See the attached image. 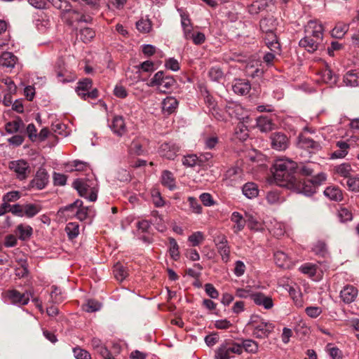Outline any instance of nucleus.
<instances>
[{"instance_id": "680f3d73", "label": "nucleus", "mask_w": 359, "mask_h": 359, "mask_svg": "<svg viewBox=\"0 0 359 359\" xmlns=\"http://www.w3.org/2000/svg\"><path fill=\"white\" fill-rule=\"evenodd\" d=\"M223 72L219 67H212L209 71V76L212 81H218L223 77Z\"/></svg>"}, {"instance_id": "bf43d9fd", "label": "nucleus", "mask_w": 359, "mask_h": 359, "mask_svg": "<svg viewBox=\"0 0 359 359\" xmlns=\"http://www.w3.org/2000/svg\"><path fill=\"white\" fill-rule=\"evenodd\" d=\"M101 306V304L97 301L90 299L83 306V309L88 313L95 312L100 309Z\"/></svg>"}, {"instance_id": "338daca9", "label": "nucleus", "mask_w": 359, "mask_h": 359, "mask_svg": "<svg viewBox=\"0 0 359 359\" xmlns=\"http://www.w3.org/2000/svg\"><path fill=\"white\" fill-rule=\"evenodd\" d=\"M205 291L212 299H217L219 297V292L211 283H206L205 285Z\"/></svg>"}, {"instance_id": "a878e982", "label": "nucleus", "mask_w": 359, "mask_h": 359, "mask_svg": "<svg viewBox=\"0 0 359 359\" xmlns=\"http://www.w3.org/2000/svg\"><path fill=\"white\" fill-rule=\"evenodd\" d=\"M250 83L244 80H238L233 85L234 93L241 95H247L250 92Z\"/></svg>"}, {"instance_id": "58836bf2", "label": "nucleus", "mask_w": 359, "mask_h": 359, "mask_svg": "<svg viewBox=\"0 0 359 359\" xmlns=\"http://www.w3.org/2000/svg\"><path fill=\"white\" fill-rule=\"evenodd\" d=\"M161 182L165 187H167L170 190H172L175 188V177L173 174L168 170H164L161 176Z\"/></svg>"}, {"instance_id": "dca6fc26", "label": "nucleus", "mask_w": 359, "mask_h": 359, "mask_svg": "<svg viewBox=\"0 0 359 359\" xmlns=\"http://www.w3.org/2000/svg\"><path fill=\"white\" fill-rule=\"evenodd\" d=\"M337 149L334 151L330 156L332 159L344 158L348 154L350 144L348 141L339 140L335 144Z\"/></svg>"}, {"instance_id": "052dcab7", "label": "nucleus", "mask_w": 359, "mask_h": 359, "mask_svg": "<svg viewBox=\"0 0 359 359\" xmlns=\"http://www.w3.org/2000/svg\"><path fill=\"white\" fill-rule=\"evenodd\" d=\"M188 201L189 203L190 208L194 213L201 214L202 212V206L198 202L197 199L194 197H189Z\"/></svg>"}, {"instance_id": "e2e57ef3", "label": "nucleus", "mask_w": 359, "mask_h": 359, "mask_svg": "<svg viewBox=\"0 0 359 359\" xmlns=\"http://www.w3.org/2000/svg\"><path fill=\"white\" fill-rule=\"evenodd\" d=\"M74 356L76 359H90V354L86 350L79 347H76L73 349Z\"/></svg>"}, {"instance_id": "8fccbe9b", "label": "nucleus", "mask_w": 359, "mask_h": 359, "mask_svg": "<svg viewBox=\"0 0 359 359\" xmlns=\"http://www.w3.org/2000/svg\"><path fill=\"white\" fill-rule=\"evenodd\" d=\"M182 26L184 29V36L187 39H189L192 33V25L188 16L182 15Z\"/></svg>"}, {"instance_id": "4be33fe9", "label": "nucleus", "mask_w": 359, "mask_h": 359, "mask_svg": "<svg viewBox=\"0 0 359 359\" xmlns=\"http://www.w3.org/2000/svg\"><path fill=\"white\" fill-rule=\"evenodd\" d=\"M18 61V58L11 52L5 51L0 55V65L13 69Z\"/></svg>"}, {"instance_id": "39448f33", "label": "nucleus", "mask_w": 359, "mask_h": 359, "mask_svg": "<svg viewBox=\"0 0 359 359\" xmlns=\"http://www.w3.org/2000/svg\"><path fill=\"white\" fill-rule=\"evenodd\" d=\"M6 297L11 304L22 306L29 303L32 293L28 291L21 293L17 290H8L6 292Z\"/></svg>"}, {"instance_id": "09e8293b", "label": "nucleus", "mask_w": 359, "mask_h": 359, "mask_svg": "<svg viewBox=\"0 0 359 359\" xmlns=\"http://www.w3.org/2000/svg\"><path fill=\"white\" fill-rule=\"evenodd\" d=\"M349 25L347 24L338 23L332 29V35L337 38H341L348 31Z\"/></svg>"}, {"instance_id": "f03ea898", "label": "nucleus", "mask_w": 359, "mask_h": 359, "mask_svg": "<svg viewBox=\"0 0 359 359\" xmlns=\"http://www.w3.org/2000/svg\"><path fill=\"white\" fill-rule=\"evenodd\" d=\"M232 354H242L239 344L233 340H226L215 351L214 359H230Z\"/></svg>"}, {"instance_id": "7ed1b4c3", "label": "nucleus", "mask_w": 359, "mask_h": 359, "mask_svg": "<svg viewBox=\"0 0 359 359\" xmlns=\"http://www.w3.org/2000/svg\"><path fill=\"white\" fill-rule=\"evenodd\" d=\"M93 183L88 180L77 179L73 182V187L77 190L80 196L95 201L97 198V189L92 187Z\"/></svg>"}, {"instance_id": "79ce46f5", "label": "nucleus", "mask_w": 359, "mask_h": 359, "mask_svg": "<svg viewBox=\"0 0 359 359\" xmlns=\"http://www.w3.org/2000/svg\"><path fill=\"white\" fill-rule=\"evenodd\" d=\"M344 81L346 86H357L359 85V75L358 73L348 72L345 74Z\"/></svg>"}, {"instance_id": "f8f14e48", "label": "nucleus", "mask_w": 359, "mask_h": 359, "mask_svg": "<svg viewBox=\"0 0 359 359\" xmlns=\"http://www.w3.org/2000/svg\"><path fill=\"white\" fill-rule=\"evenodd\" d=\"M48 182V175L44 168H39L34 177V178L31 181V185L34 188H36L37 189H43Z\"/></svg>"}, {"instance_id": "6e6552de", "label": "nucleus", "mask_w": 359, "mask_h": 359, "mask_svg": "<svg viewBox=\"0 0 359 359\" xmlns=\"http://www.w3.org/2000/svg\"><path fill=\"white\" fill-rule=\"evenodd\" d=\"M323 25L313 20H310L305 27V33L306 35H310L311 38L321 41H323Z\"/></svg>"}, {"instance_id": "ddd939ff", "label": "nucleus", "mask_w": 359, "mask_h": 359, "mask_svg": "<svg viewBox=\"0 0 359 359\" xmlns=\"http://www.w3.org/2000/svg\"><path fill=\"white\" fill-rule=\"evenodd\" d=\"M271 146L276 150H285L288 147V138L281 133H274L271 135Z\"/></svg>"}, {"instance_id": "f704fd0d", "label": "nucleus", "mask_w": 359, "mask_h": 359, "mask_svg": "<svg viewBox=\"0 0 359 359\" xmlns=\"http://www.w3.org/2000/svg\"><path fill=\"white\" fill-rule=\"evenodd\" d=\"M17 231L18 232V238L22 241H27L29 239L33 233V229L29 225L20 224L17 226Z\"/></svg>"}, {"instance_id": "473e14b6", "label": "nucleus", "mask_w": 359, "mask_h": 359, "mask_svg": "<svg viewBox=\"0 0 359 359\" xmlns=\"http://www.w3.org/2000/svg\"><path fill=\"white\" fill-rule=\"evenodd\" d=\"M168 252L170 256L173 260L177 261L180 257V248L177 244V242L174 238L172 237L168 238Z\"/></svg>"}, {"instance_id": "aec40b11", "label": "nucleus", "mask_w": 359, "mask_h": 359, "mask_svg": "<svg viewBox=\"0 0 359 359\" xmlns=\"http://www.w3.org/2000/svg\"><path fill=\"white\" fill-rule=\"evenodd\" d=\"M250 297L255 304L258 306H262L265 309H270L273 306L272 299L261 292L252 294Z\"/></svg>"}, {"instance_id": "2f4dec72", "label": "nucleus", "mask_w": 359, "mask_h": 359, "mask_svg": "<svg viewBox=\"0 0 359 359\" xmlns=\"http://www.w3.org/2000/svg\"><path fill=\"white\" fill-rule=\"evenodd\" d=\"M24 127V123L20 118H17L12 121H9L5 125V130L8 133L12 134L18 132Z\"/></svg>"}, {"instance_id": "0e129e2a", "label": "nucleus", "mask_w": 359, "mask_h": 359, "mask_svg": "<svg viewBox=\"0 0 359 359\" xmlns=\"http://www.w3.org/2000/svg\"><path fill=\"white\" fill-rule=\"evenodd\" d=\"M20 197V194L19 191H13L8 192L3 196V201L8 202L10 203L11 202H14L18 201Z\"/></svg>"}, {"instance_id": "c9c22d12", "label": "nucleus", "mask_w": 359, "mask_h": 359, "mask_svg": "<svg viewBox=\"0 0 359 359\" xmlns=\"http://www.w3.org/2000/svg\"><path fill=\"white\" fill-rule=\"evenodd\" d=\"M57 9L61 11V18L64 13H67L71 10L72 5L67 0H47Z\"/></svg>"}, {"instance_id": "cd10ccee", "label": "nucleus", "mask_w": 359, "mask_h": 359, "mask_svg": "<svg viewBox=\"0 0 359 359\" xmlns=\"http://www.w3.org/2000/svg\"><path fill=\"white\" fill-rule=\"evenodd\" d=\"M325 195L330 199L335 201H341L343 199V193L337 187H328L324 191Z\"/></svg>"}, {"instance_id": "393cba45", "label": "nucleus", "mask_w": 359, "mask_h": 359, "mask_svg": "<svg viewBox=\"0 0 359 359\" xmlns=\"http://www.w3.org/2000/svg\"><path fill=\"white\" fill-rule=\"evenodd\" d=\"M321 41L316 40L311 38L310 35H306L299 41V46L304 48L308 52L313 53L316 51Z\"/></svg>"}, {"instance_id": "774afa93", "label": "nucleus", "mask_w": 359, "mask_h": 359, "mask_svg": "<svg viewBox=\"0 0 359 359\" xmlns=\"http://www.w3.org/2000/svg\"><path fill=\"white\" fill-rule=\"evenodd\" d=\"M165 66L167 69H170L174 72H177L180 69V65L179 62L173 58H169L165 61Z\"/></svg>"}, {"instance_id": "de8ad7c7", "label": "nucleus", "mask_w": 359, "mask_h": 359, "mask_svg": "<svg viewBox=\"0 0 359 359\" xmlns=\"http://www.w3.org/2000/svg\"><path fill=\"white\" fill-rule=\"evenodd\" d=\"M151 27V22L149 19H140L136 22L137 29L142 33L149 32Z\"/></svg>"}, {"instance_id": "49530a36", "label": "nucleus", "mask_w": 359, "mask_h": 359, "mask_svg": "<svg viewBox=\"0 0 359 359\" xmlns=\"http://www.w3.org/2000/svg\"><path fill=\"white\" fill-rule=\"evenodd\" d=\"M80 38L84 43L90 41L95 36V31L89 27H85L80 29Z\"/></svg>"}, {"instance_id": "e433bc0d", "label": "nucleus", "mask_w": 359, "mask_h": 359, "mask_svg": "<svg viewBox=\"0 0 359 359\" xmlns=\"http://www.w3.org/2000/svg\"><path fill=\"white\" fill-rule=\"evenodd\" d=\"M341 184L346 187L347 189L353 192L358 193L359 192V177L355 176H351L349 178L345 180V181H341Z\"/></svg>"}, {"instance_id": "f257e3e1", "label": "nucleus", "mask_w": 359, "mask_h": 359, "mask_svg": "<svg viewBox=\"0 0 359 359\" xmlns=\"http://www.w3.org/2000/svg\"><path fill=\"white\" fill-rule=\"evenodd\" d=\"M297 163L288 159H278L274 163L273 177L280 187H289L295 182Z\"/></svg>"}, {"instance_id": "9b49d317", "label": "nucleus", "mask_w": 359, "mask_h": 359, "mask_svg": "<svg viewBox=\"0 0 359 359\" xmlns=\"http://www.w3.org/2000/svg\"><path fill=\"white\" fill-rule=\"evenodd\" d=\"M274 326L272 323L264 321L252 330V335L257 339L267 338L273 332Z\"/></svg>"}, {"instance_id": "7c9ffc66", "label": "nucleus", "mask_w": 359, "mask_h": 359, "mask_svg": "<svg viewBox=\"0 0 359 359\" xmlns=\"http://www.w3.org/2000/svg\"><path fill=\"white\" fill-rule=\"evenodd\" d=\"M243 193L248 198H255L259 194L258 187L253 182H248L243 187Z\"/></svg>"}, {"instance_id": "a19ab883", "label": "nucleus", "mask_w": 359, "mask_h": 359, "mask_svg": "<svg viewBox=\"0 0 359 359\" xmlns=\"http://www.w3.org/2000/svg\"><path fill=\"white\" fill-rule=\"evenodd\" d=\"M23 210L24 215L30 218L37 215L41 210V208L37 204L27 203L24 205Z\"/></svg>"}, {"instance_id": "5701e85b", "label": "nucleus", "mask_w": 359, "mask_h": 359, "mask_svg": "<svg viewBox=\"0 0 359 359\" xmlns=\"http://www.w3.org/2000/svg\"><path fill=\"white\" fill-rule=\"evenodd\" d=\"M83 202L81 200H76L74 203L65 208L66 210H72L76 208V217L81 221L86 219L88 215V208L82 206Z\"/></svg>"}, {"instance_id": "6ab92c4d", "label": "nucleus", "mask_w": 359, "mask_h": 359, "mask_svg": "<svg viewBox=\"0 0 359 359\" xmlns=\"http://www.w3.org/2000/svg\"><path fill=\"white\" fill-rule=\"evenodd\" d=\"M110 128L118 136H122L127 130L125 121L121 116H116L113 118Z\"/></svg>"}, {"instance_id": "f3484780", "label": "nucleus", "mask_w": 359, "mask_h": 359, "mask_svg": "<svg viewBox=\"0 0 359 359\" xmlns=\"http://www.w3.org/2000/svg\"><path fill=\"white\" fill-rule=\"evenodd\" d=\"M274 261L276 265L280 268L290 269L292 266V261L290 256L281 250L274 253Z\"/></svg>"}, {"instance_id": "b1692460", "label": "nucleus", "mask_w": 359, "mask_h": 359, "mask_svg": "<svg viewBox=\"0 0 359 359\" xmlns=\"http://www.w3.org/2000/svg\"><path fill=\"white\" fill-rule=\"evenodd\" d=\"M241 343L239 346L241 351L244 350L245 352L250 354H256L259 351V344L256 341L251 339H242Z\"/></svg>"}, {"instance_id": "c756f323", "label": "nucleus", "mask_w": 359, "mask_h": 359, "mask_svg": "<svg viewBox=\"0 0 359 359\" xmlns=\"http://www.w3.org/2000/svg\"><path fill=\"white\" fill-rule=\"evenodd\" d=\"M276 25V20L273 17L265 18L261 20L259 23L261 30L265 34L273 32Z\"/></svg>"}, {"instance_id": "5fc2aeb1", "label": "nucleus", "mask_w": 359, "mask_h": 359, "mask_svg": "<svg viewBox=\"0 0 359 359\" xmlns=\"http://www.w3.org/2000/svg\"><path fill=\"white\" fill-rule=\"evenodd\" d=\"M235 134L237 138L241 140H245L248 137L247 127L243 123H238L235 129Z\"/></svg>"}, {"instance_id": "69168bd1", "label": "nucleus", "mask_w": 359, "mask_h": 359, "mask_svg": "<svg viewBox=\"0 0 359 359\" xmlns=\"http://www.w3.org/2000/svg\"><path fill=\"white\" fill-rule=\"evenodd\" d=\"M151 196H152V200L153 203L156 207H162L164 205V201L163 200L160 192L154 189L151 191Z\"/></svg>"}, {"instance_id": "603ef678", "label": "nucleus", "mask_w": 359, "mask_h": 359, "mask_svg": "<svg viewBox=\"0 0 359 359\" xmlns=\"http://www.w3.org/2000/svg\"><path fill=\"white\" fill-rule=\"evenodd\" d=\"M65 231L69 238L73 239L79 233V226L75 222H69L66 226Z\"/></svg>"}, {"instance_id": "37998d69", "label": "nucleus", "mask_w": 359, "mask_h": 359, "mask_svg": "<svg viewBox=\"0 0 359 359\" xmlns=\"http://www.w3.org/2000/svg\"><path fill=\"white\" fill-rule=\"evenodd\" d=\"M79 12L71 8L67 13H64L62 19L68 25H72L75 22H79Z\"/></svg>"}, {"instance_id": "4d7b16f0", "label": "nucleus", "mask_w": 359, "mask_h": 359, "mask_svg": "<svg viewBox=\"0 0 359 359\" xmlns=\"http://www.w3.org/2000/svg\"><path fill=\"white\" fill-rule=\"evenodd\" d=\"M338 217L342 222L351 221L353 218L351 211L346 208H340L337 213Z\"/></svg>"}, {"instance_id": "c85d7f7f", "label": "nucleus", "mask_w": 359, "mask_h": 359, "mask_svg": "<svg viewBox=\"0 0 359 359\" xmlns=\"http://www.w3.org/2000/svg\"><path fill=\"white\" fill-rule=\"evenodd\" d=\"M231 220L235 224L233 229L235 233H238L244 229L246 220L238 212H233L231 217Z\"/></svg>"}, {"instance_id": "9d476101", "label": "nucleus", "mask_w": 359, "mask_h": 359, "mask_svg": "<svg viewBox=\"0 0 359 359\" xmlns=\"http://www.w3.org/2000/svg\"><path fill=\"white\" fill-rule=\"evenodd\" d=\"M299 144L301 147L308 149L312 153H316L322 148L320 142L313 140L309 137H306L304 134H301L299 136Z\"/></svg>"}, {"instance_id": "412c9836", "label": "nucleus", "mask_w": 359, "mask_h": 359, "mask_svg": "<svg viewBox=\"0 0 359 359\" xmlns=\"http://www.w3.org/2000/svg\"><path fill=\"white\" fill-rule=\"evenodd\" d=\"M264 41L266 45L271 50V51L275 53H280V44L274 32L266 33Z\"/></svg>"}, {"instance_id": "bb28decb", "label": "nucleus", "mask_w": 359, "mask_h": 359, "mask_svg": "<svg viewBox=\"0 0 359 359\" xmlns=\"http://www.w3.org/2000/svg\"><path fill=\"white\" fill-rule=\"evenodd\" d=\"M93 86V81L90 79L85 78L83 79L77 83V86L76 88V92L78 95L82 98V93H86V92L89 91Z\"/></svg>"}, {"instance_id": "20e7f679", "label": "nucleus", "mask_w": 359, "mask_h": 359, "mask_svg": "<svg viewBox=\"0 0 359 359\" xmlns=\"http://www.w3.org/2000/svg\"><path fill=\"white\" fill-rule=\"evenodd\" d=\"M175 83L172 76H165L163 71H159L150 80L149 86H156L159 91L165 93L172 88Z\"/></svg>"}, {"instance_id": "864d4df0", "label": "nucleus", "mask_w": 359, "mask_h": 359, "mask_svg": "<svg viewBox=\"0 0 359 359\" xmlns=\"http://www.w3.org/2000/svg\"><path fill=\"white\" fill-rule=\"evenodd\" d=\"M299 270L302 273L308 275L309 277H313L316 273L317 266L311 263H306L301 266Z\"/></svg>"}, {"instance_id": "c03bdc74", "label": "nucleus", "mask_w": 359, "mask_h": 359, "mask_svg": "<svg viewBox=\"0 0 359 359\" xmlns=\"http://www.w3.org/2000/svg\"><path fill=\"white\" fill-rule=\"evenodd\" d=\"M320 76L321 80L325 83L333 84L336 82L335 76L330 68L326 67L322 70L320 72Z\"/></svg>"}, {"instance_id": "423d86ee", "label": "nucleus", "mask_w": 359, "mask_h": 359, "mask_svg": "<svg viewBox=\"0 0 359 359\" xmlns=\"http://www.w3.org/2000/svg\"><path fill=\"white\" fill-rule=\"evenodd\" d=\"M9 168L13 170L18 179L22 180L27 177L30 172L29 164L24 160L11 161Z\"/></svg>"}, {"instance_id": "a18cd8bd", "label": "nucleus", "mask_w": 359, "mask_h": 359, "mask_svg": "<svg viewBox=\"0 0 359 359\" xmlns=\"http://www.w3.org/2000/svg\"><path fill=\"white\" fill-rule=\"evenodd\" d=\"M269 231L275 237L280 238L285 233V226L283 223L276 222Z\"/></svg>"}, {"instance_id": "6e6d98bb", "label": "nucleus", "mask_w": 359, "mask_h": 359, "mask_svg": "<svg viewBox=\"0 0 359 359\" xmlns=\"http://www.w3.org/2000/svg\"><path fill=\"white\" fill-rule=\"evenodd\" d=\"M217 248L222 257V261L225 263L228 262L230 257V248L228 245V243L222 245H218Z\"/></svg>"}, {"instance_id": "ea45409f", "label": "nucleus", "mask_w": 359, "mask_h": 359, "mask_svg": "<svg viewBox=\"0 0 359 359\" xmlns=\"http://www.w3.org/2000/svg\"><path fill=\"white\" fill-rule=\"evenodd\" d=\"M114 274L117 280L122 282L128 276V273L125 266L117 263L114 266Z\"/></svg>"}, {"instance_id": "0eeeda50", "label": "nucleus", "mask_w": 359, "mask_h": 359, "mask_svg": "<svg viewBox=\"0 0 359 359\" xmlns=\"http://www.w3.org/2000/svg\"><path fill=\"white\" fill-rule=\"evenodd\" d=\"M291 187H294L298 193L303 194L305 196H310L316 191V187L311 180H297L291 184Z\"/></svg>"}, {"instance_id": "1a4fd4ad", "label": "nucleus", "mask_w": 359, "mask_h": 359, "mask_svg": "<svg viewBox=\"0 0 359 359\" xmlns=\"http://www.w3.org/2000/svg\"><path fill=\"white\" fill-rule=\"evenodd\" d=\"M179 151L180 147L176 144L172 142H164L160 147L159 154L162 157L169 160H173Z\"/></svg>"}, {"instance_id": "2eb2a0df", "label": "nucleus", "mask_w": 359, "mask_h": 359, "mask_svg": "<svg viewBox=\"0 0 359 359\" xmlns=\"http://www.w3.org/2000/svg\"><path fill=\"white\" fill-rule=\"evenodd\" d=\"M358 289L353 285H347L340 292V297L346 304H350L355 301L358 296Z\"/></svg>"}, {"instance_id": "3c124183", "label": "nucleus", "mask_w": 359, "mask_h": 359, "mask_svg": "<svg viewBox=\"0 0 359 359\" xmlns=\"http://www.w3.org/2000/svg\"><path fill=\"white\" fill-rule=\"evenodd\" d=\"M204 239V235L201 231H196L188 237V241L193 247L199 245L203 242Z\"/></svg>"}, {"instance_id": "4c0bfd02", "label": "nucleus", "mask_w": 359, "mask_h": 359, "mask_svg": "<svg viewBox=\"0 0 359 359\" xmlns=\"http://www.w3.org/2000/svg\"><path fill=\"white\" fill-rule=\"evenodd\" d=\"M334 170L337 174L344 177L342 181H345L346 179L351 177V172L352 168L350 163H344L335 167Z\"/></svg>"}, {"instance_id": "a211bd4d", "label": "nucleus", "mask_w": 359, "mask_h": 359, "mask_svg": "<svg viewBox=\"0 0 359 359\" xmlns=\"http://www.w3.org/2000/svg\"><path fill=\"white\" fill-rule=\"evenodd\" d=\"M178 104L177 100L174 97H167L161 103L163 114L165 116L172 114L176 111Z\"/></svg>"}, {"instance_id": "72a5a7b5", "label": "nucleus", "mask_w": 359, "mask_h": 359, "mask_svg": "<svg viewBox=\"0 0 359 359\" xmlns=\"http://www.w3.org/2000/svg\"><path fill=\"white\" fill-rule=\"evenodd\" d=\"M273 123L267 116H259L257 119V126L262 132H269L273 129Z\"/></svg>"}, {"instance_id": "13d9d810", "label": "nucleus", "mask_w": 359, "mask_h": 359, "mask_svg": "<svg viewBox=\"0 0 359 359\" xmlns=\"http://www.w3.org/2000/svg\"><path fill=\"white\" fill-rule=\"evenodd\" d=\"M1 83H3L6 88L7 93H16L17 86L13 81L10 77H4L1 79Z\"/></svg>"}, {"instance_id": "4468645a", "label": "nucleus", "mask_w": 359, "mask_h": 359, "mask_svg": "<svg viewBox=\"0 0 359 359\" xmlns=\"http://www.w3.org/2000/svg\"><path fill=\"white\" fill-rule=\"evenodd\" d=\"M201 94L203 97L205 103L206 104L207 107L209 108L210 111L212 114V115L216 118H219L217 115H219V113L216 109V102L213 97L210 95L209 91L207 90V88L205 86H201Z\"/></svg>"}]
</instances>
